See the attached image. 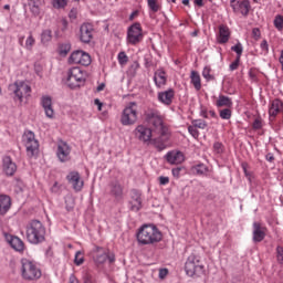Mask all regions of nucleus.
I'll return each instance as SVG.
<instances>
[{
    "mask_svg": "<svg viewBox=\"0 0 283 283\" xmlns=\"http://www.w3.org/2000/svg\"><path fill=\"white\" fill-rule=\"evenodd\" d=\"M163 241V232L155 224H144L137 232L138 244H158Z\"/></svg>",
    "mask_w": 283,
    "mask_h": 283,
    "instance_id": "nucleus-1",
    "label": "nucleus"
},
{
    "mask_svg": "<svg viewBox=\"0 0 283 283\" xmlns=\"http://www.w3.org/2000/svg\"><path fill=\"white\" fill-rule=\"evenodd\" d=\"M185 272L188 277H201V275H205V264L200 261V256L190 254L185 264Z\"/></svg>",
    "mask_w": 283,
    "mask_h": 283,
    "instance_id": "nucleus-2",
    "label": "nucleus"
},
{
    "mask_svg": "<svg viewBox=\"0 0 283 283\" xmlns=\"http://www.w3.org/2000/svg\"><path fill=\"white\" fill-rule=\"evenodd\" d=\"M27 239L31 244H39L45 240V228L40 221H32L27 227Z\"/></svg>",
    "mask_w": 283,
    "mask_h": 283,
    "instance_id": "nucleus-3",
    "label": "nucleus"
},
{
    "mask_svg": "<svg viewBox=\"0 0 283 283\" xmlns=\"http://www.w3.org/2000/svg\"><path fill=\"white\" fill-rule=\"evenodd\" d=\"M138 120V104L136 102L128 103L122 112L120 124L125 127L136 125Z\"/></svg>",
    "mask_w": 283,
    "mask_h": 283,
    "instance_id": "nucleus-4",
    "label": "nucleus"
},
{
    "mask_svg": "<svg viewBox=\"0 0 283 283\" xmlns=\"http://www.w3.org/2000/svg\"><path fill=\"white\" fill-rule=\"evenodd\" d=\"M82 83H85V71L78 66L71 67L66 73L65 85L71 90H76Z\"/></svg>",
    "mask_w": 283,
    "mask_h": 283,
    "instance_id": "nucleus-5",
    "label": "nucleus"
},
{
    "mask_svg": "<svg viewBox=\"0 0 283 283\" xmlns=\"http://www.w3.org/2000/svg\"><path fill=\"white\" fill-rule=\"evenodd\" d=\"M146 118L150 125L155 127V132H157V134L166 136V138L169 136V128H167L165 122H163V116H160L158 111H148Z\"/></svg>",
    "mask_w": 283,
    "mask_h": 283,
    "instance_id": "nucleus-6",
    "label": "nucleus"
},
{
    "mask_svg": "<svg viewBox=\"0 0 283 283\" xmlns=\"http://www.w3.org/2000/svg\"><path fill=\"white\" fill-rule=\"evenodd\" d=\"M21 275L23 280H39L41 277V270L31 260L22 259Z\"/></svg>",
    "mask_w": 283,
    "mask_h": 283,
    "instance_id": "nucleus-7",
    "label": "nucleus"
},
{
    "mask_svg": "<svg viewBox=\"0 0 283 283\" xmlns=\"http://www.w3.org/2000/svg\"><path fill=\"white\" fill-rule=\"evenodd\" d=\"M29 158H36L39 156V140L32 130H27L22 137Z\"/></svg>",
    "mask_w": 283,
    "mask_h": 283,
    "instance_id": "nucleus-8",
    "label": "nucleus"
},
{
    "mask_svg": "<svg viewBox=\"0 0 283 283\" xmlns=\"http://www.w3.org/2000/svg\"><path fill=\"white\" fill-rule=\"evenodd\" d=\"M143 39V27H140V23L132 24L127 30L126 43L128 45H138Z\"/></svg>",
    "mask_w": 283,
    "mask_h": 283,
    "instance_id": "nucleus-9",
    "label": "nucleus"
},
{
    "mask_svg": "<svg viewBox=\"0 0 283 283\" xmlns=\"http://www.w3.org/2000/svg\"><path fill=\"white\" fill-rule=\"evenodd\" d=\"M69 63L71 65H91L92 63V56L90 55V53L82 51V50H77L71 53L70 57H69Z\"/></svg>",
    "mask_w": 283,
    "mask_h": 283,
    "instance_id": "nucleus-10",
    "label": "nucleus"
},
{
    "mask_svg": "<svg viewBox=\"0 0 283 283\" xmlns=\"http://www.w3.org/2000/svg\"><path fill=\"white\" fill-rule=\"evenodd\" d=\"M10 90L20 103H23V97L30 96V92H32V88L25 82H15L10 85Z\"/></svg>",
    "mask_w": 283,
    "mask_h": 283,
    "instance_id": "nucleus-11",
    "label": "nucleus"
},
{
    "mask_svg": "<svg viewBox=\"0 0 283 283\" xmlns=\"http://www.w3.org/2000/svg\"><path fill=\"white\" fill-rule=\"evenodd\" d=\"M94 39V25L91 23H83L80 27V41L82 43H92Z\"/></svg>",
    "mask_w": 283,
    "mask_h": 283,
    "instance_id": "nucleus-12",
    "label": "nucleus"
},
{
    "mask_svg": "<svg viewBox=\"0 0 283 283\" xmlns=\"http://www.w3.org/2000/svg\"><path fill=\"white\" fill-rule=\"evenodd\" d=\"M230 3L233 12L237 14H242L243 17L249 14V10L251 8L249 0H231Z\"/></svg>",
    "mask_w": 283,
    "mask_h": 283,
    "instance_id": "nucleus-13",
    "label": "nucleus"
},
{
    "mask_svg": "<svg viewBox=\"0 0 283 283\" xmlns=\"http://www.w3.org/2000/svg\"><path fill=\"white\" fill-rule=\"evenodd\" d=\"M70 154H72V148L65 142H59L56 156L60 163H67L70 160Z\"/></svg>",
    "mask_w": 283,
    "mask_h": 283,
    "instance_id": "nucleus-14",
    "label": "nucleus"
},
{
    "mask_svg": "<svg viewBox=\"0 0 283 283\" xmlns=\"http://www.w3.org/2000/svg\"><path fill=\"white\" fill-rule=\"evenodd\" d=\"M169 165H182L185 163V154L180 150H170L165 155Z\"/></svg>",
    "mask_w": 283,
    "mask_h": 283,
    "instance_id": "nucleus-15",
    "label": "nucleus"
},
{
    "mask_svg": "<svg viewBox=\"0 0 283 283\" xmlns=\"http://www.w3.org/2000/svg\"><path fill=\"white\" fill-rule=\"evenodd\" d=\"M41 105L44 109L46 118H54V103L52 102V97H50V95L42 96Z\"/></svg>",
    "mask_w": 283,
    "mask_h": 283,
    "instance_id": "nucleus-16",
    "label": "nucleus"
},
{
    "mask_svg": "<svg viewBox=\"0 0 283 283\" xmlns=\"http://www.w3.org/2000/svg\"><path fill=\"white\" fill-rule=\"evenodd\" d=\"M44 4L45 2L43 0H28L27 8L33 17H41Z\"/></svg>",
    "mask_w": 283,
    "mask_h": 283,
    "instance_id": "nucleus-17",
    "label": "nucleus"
},
{
    "mask_svg": "<svg viewBox=\"0 0 283 283\" xmlns=\"http://www.w3.org/2000/svg\"><path fill=\"white\" fill-rule=\"evenodd\" d=\"M115 261H116V256L113 253H109L103 249H99L95 256L96 264H105V262H109V264H112Z\"/></svg>",
    "mask_w": 283,
    "mask_h": 283,
    "instance_id": "nucleus-18",
    "label": "nucleus"
},
{
    "mask_svg": "<svg viewBox=\"0 0 283 283\" xmlns=\"http://www.w3.org/2000/svg\"><path fill=\"white\" fill-rule=\"evenodd\" d=\"M135 136L143 143H151V130L148 127L139 125L135 129Z\"/></svg>",
    "mask_w": 283,
    "mask_h": 283,
    "instance_id": "nucleus-19",
    "label": "nucleus"
},
{
    "mask_svg": "<svg viewBox=\"0 0 283 283\" xmlns=\"http://www.w3.org/2000/svg\"><path fill=\"white\" fill-rule=\"evenodd\" d=\"M66 178L75 191H81V189H83L84 182L83 179H81V175L78 172H70Z\"/></svg>",
    "mask_w": 283,
    "mask_h": 283,
    "instance_id": "nucleus-20",
    "label": "nucleus"
},
{
    "mask_svg": "<svg viewBox=\"0 0 283 283\" xmlns=\"http://www.w3.org/2000/svg\"><path fill=\"white\" fill-rule=\"evenodd\" d=\"M2 169L7 176H14V174H17V164H14V161H12V158L8 156L3 157Z\"/></svg>",
    "mask_w": 283,
    "mask_h": 283,
    "instance_id": "nucleus-21",
    "label": "nucleus"
},
{
    "mask_svg": "<svg viewBox=\"0 0 283 283\" xmlns=\"http://www.w3.org/2000/svg\"><path fill=\"white\" fill-rule=\"evenodd\" d=\"M174 90L169 88L167 91L164 92H159L158 93V101L159 103H163V105H171L172 101H174Z\"/></svg>",
    "mask_w": 283,
    "mask_h": 283,
    "instance_id": "nucleus-22",
    "label": "nucleus"
},
{
    "mask_svg": "<svg viewBox=\"0 0 283 283\" xmlns=\"http://www.w3.org/2000/svg\"><path fill=\"white\" fill-rule=\"evenodd\" d=\"M154 81H155L156 87H159V88L165 87V85H167V73L165 72V70L158 69L155 72Z\"/></svg>",
    "mask_w": 283,
    "mask_h": 283,
    "instance_id": "nucleus-23",
    "label": "nucleus"
},
{
    "mask_svg": "<svg viewBox=\"0 0 283 283\" xmlns=\"http://www.w3.org/2000/svg\"><path fill=\"white\" fill-rule=\"evenodd\" d=\"M10 207H12V199L10 196L0 195V216H6V213L10 211Z\"/></svg>",
    "mask_w": 283,
    "mask_h": 283,
    "instance_id": "nucleus-24",
    "label": "nucleus"
},
{
    "mask_svg": "<svg viewBox=\"0 0 283 283\" xmlns=\"http://www.w3.org/2000/svg\"><path fill=\"white\" fill-rule=\"evenodd\" d=\"M231 38V31L226 25L219 27V35L217 36L218 43H228Z\"/></svg>",
    "mask_w": 283,
    "mask_h": 283,
    "instance_id": "nucleus-25",
    "label": "nucleus"
},
{
    "mask_svg": "<svg viewBox=\"0 0 283 283\" xmlns=\"http://www.w3.org/2000/svg\"><path fill=\"white\" fill-rule=\"evenodd\" d=\"M265 235L266 233H264V230L260 227V223L254 222L253 223V242H262Z\"/></svg>",
    "mask_w": 283,
    "mask_h": 283,
    "instance_id": "nucleus-26",
    "label": "nucleus"
},
{
    "mask_svg": "<svg viewBox=\"0 0 283 283\" xmlns=\"http://www.w3.org/2000/svg\"><path fill=\"white\" fill-rule=\"evenodd\" d=\"M283 112V103L280 99H274L269 108L270 116H277V114Z\"/></svg>",
    "mask_w": 283,
    "mask_h": 283,
    "instance_id": "nucleus-27",
    "label": "nucleus"
},
{
    "mask_svg": "<svg viewBox=\"0 0 283 283\" xmlns=\"http://www.w3.org/2000/svg\"><path fill=\"white\" fill-rule=\"evenodd\" d=\"M132 211H140L143 207V200L140 199V193L133 192L132 200L129 202Z\"/></svg>",
    "mask_w": 283,
    "mask_h": 283,
    "instance_id": "nucleus-28",
    "label": "nucleus"
},
{
    "mask_svg": "<svg viewBox=\"0 0 283 283\" xmlns=\"http://www.w3.org/2000/svg\"><path fill=\"white\" fill-rule=\"evenodd\" d=\"M9 244L14 249V251H23L25 249V245L23 244V241L18 237H10Z\"/></svg>",
    "mask_w": 283,
    "mask_h": 283,
    "instance_id": "nucleus-29",
    "label": "nucleus"
},
{
    "mask_svg": "<svg viewBox=\"0 0 283 283\" xmlns=\"http://www.w3.org/2000/svg\"><path fill=\"white\" fill-rule=\"evenodd\" d=\"M161 138H164V139H161ZM161 138H154L150 140V145H154V147H156V149H158V151H163L164 149H167V145H165V140L169 139V135L161 136Z\"/></svg>",
    "mask_w": 283,
    "mask_h": 283,
    "instance_id": "nucleus-30",
    "label": "nucleus"
},
{
    "mask_svg": "<svg viewBox=\"0 0 283 283\" xmlns=\"http://www.w3.org/2000/svg\"><path fill=\"white\" fill-rule=\"evenodd\" d=\"M111 193L114 198H123V186L118 181L111 184Z\"/></svg>",
    "mask_w": 283,
    "mask_h": 283,
    "instance_id": "nucleus-31",
    "label": "nucleus"
},
{
    "mask_svg": "<svg viewBox=\"0 0 283 283\" xmlns=\"http://www.w3.org/2000/svg\"><path fill=\"white\" fill-rule=\"evenodd\" d=\"M190 78H191V84L193 85L195 90H197V92H200V90L202 88L200 74L196 71H192Z\"/></svg>",
    "mask_w": 283,
    "mask_h": 283,
    "instance_id": "nucleus-32",
    "label": "nucleus"
},
{
    "mask_svg": "<svg viewBox=\"0 0 283 283\" xmlns=\"http://www.w3.org/2000/svg\"><path fill=\"white\" fill-rule=\"evenodd\" d=\"M50 41H52V30L44 29L41 33V43L42 45H49Z\"/></svg>",
    "mask_w": 283,
    "mask_h": 283,
    "instance_id": "nucleus-33",
    "label": "nucleus"
},
{
    "mask_svg": "<svg viewBox=\"0 0 283 283\" xmlns=\"http://www.w3.org/2000/svg\"><path fill=\"white\" fill-rule=\"evenodd\" d=\"M231 105H233V102H231V98L224 95L219 96L217 101V107H231Z\"/></svg>",
    "mask_w": 283,
    "mask_h": 283,
    "instance_id": "nucleus-34",
    "label": "nucleus"
},
{
    "mask_svg": "<svg viewBox=\"0 0 283 283\" xmlns=\"http://www.w3.org/2000/svg\"><path fill=\"white\" fill-rule=\"evenodd\" d=\"M148 8L151 12H158L160 10V6L158 4V0H147Z\"/></svg>",
    "mask_w": 283,
    "mask_h": 283,
    "instance_id": "nucleus-35",
    "label": "nucleus"
},
{
    "mask_svg": "<svg viewBox=\"0 0 283 283\" xmlns=\"http://www.w3.org/2000/svg\"><path fill=\"white\" fill-rule=\"evenodd\" d=\"M74 262H75L76 266H81V264H83V262H85V256H83L82 251H77L75 253Z\"/></svg>",
    "mask_w": 283,
    "mask_h": 283,
    "instance_id": "nucleus-36",
    "label": "nucleus"
},
{
    "mask_svg": "<svg viewBox=\"0 0 283 283\" xmlns=\"http://www.w3.org/2000/svg\"><path fill=\"white\" fill-rule=\"evenodd\" d=\"M119 65H127V61H129V57L125 52H119L117 55Z\"/></svg>",
    "mask_w": 283,
    "mask_h": 283,
    "instance_id": "nucleus-37",
    "label": "nucleus"
},
{
    "mask_svg": "<svg viewBox=\"0 0 283 283\" xmlns=\"http://www.w3.org/2000/svg\"><path fill=\"white\" fill-rule=\"evenodd\" d=\"M65 205L67 211H71V209H74V197L72 195H69L65 197Z\"/></svg>",
    "mask_w": 283,
    "mask_h": 283,
    "instance_id": "nucleus-38",
    "label": "nucleus"
},
{
    "mask_svg": "<svg viewBox=\"0 0 283 283\" xmlns=\"http://www.w3.org/2000/svg\"><path fill=\"white\" fill-rule=\"evenodd\" d=\"M276 261L280 264H283V248H282V245L276 247Z\"/></svg>",
    "mask_w": 283,
    "mask_h": 283,
    "instance_id": "nucleus-39",
    "label": "nucleus"
},
{
    "mask_svg": "<svg viewBox=\"0 0 283 283\" xmlns=\"http://www.w3.org/2000/svg\"><path fill=\"white\" fill-rule=\"evenodd\" d=\"M220 118H222L223 120H229V118H231V109L224 108L220 111Z\"/></svg>",
    "mask_w": 283,
    "mask_h": 283,
    "instance_id": "nucleus-40",
    "label": "nucleus"
},
{
    "mask_svg": "<svg viewBox=\"0 0 283 283\" xmlns=\"http://www.w3.org/2000/svg\"><path fill=\"white\" fill-rule=\"evenodd\" d=\"M231 50L232 52H235V54H238V59L242 56V52H243L242 43H237L234 46L231 48Z\"/></svg>",
    "mask_w": 283,
    "mask_h": 283,
    "instance_id": "nucleus-41",
    "label": "nucleus"
},
{
    "mask_svg": "<svg viewBox=\"0 0 283 283\" xmlns=\"http://www.w3.org/2000/svg\"><path fill=\"white\" fill-rule=\"evenodd\" d=\"M202 76L206 78V81H211L213 76L211 75V67L206 66L202 71Z\"/></svg>",
    "mask_w": 283,
    "mask_h": 283,
    "instance_id": "nucleus-42",
    "label": "nucleus"
},
{
    "mask_svg": "<svg viewBox=\"0 0 283 283\" xmlns=\"http://www.w3.org/2000/svg\"><path fill=\"white\" fill-rule=\"evenodd\" d=\"M192 126L195 128H199V129H205V127H207V123L205 120H201V119H196L192 122Z\"/></svg>",
    "mask_w": 283,
    "mask_h": 283,
    "instance_id": "nucleus-43",
    "label": "nucleus"
},
{
    "mask_svg": "<svg viewBox=\"0 0 283 283\" xmlns=\"http://www.w3.org/2000/svg\"><path fill=\"white\" fill-rule=\"evenodd\" d=\"M34 43H35L34 38L32 35H29L25 40V49L31 50L32 48H34Z\"/></svg>",
    "mask_w": 283,
    "mask_h": 283,
    "instance_id": "nucleus-44",
    "label": "nucleus"
},
{
    "mask_svg": "<svg viewBox=\"0 0 283 283\" xmlns=\"http://www.w3.org/2000/svg\"><path fill=\"white\" fill-rule=\"evenodd\" d=\"M274 25L277 30H283V17L282 15H277L274 19Z\"/></svg>",
    "mask_w": 283,
    "mask_h": 283,
    "instance_id": "nucleus-45",
    "label": "nucleus"
},
{
    "mask_svg": "<svg viewBox=\"0 0 283 283\" xmlns=\"http://www.w3.org/2000/svg\"><path fill=\"white\" fill-rule=\"evenodd\" d=\"M53 6L57 9L65 8L67 0H53Z\"/></svg>",
    "mask_w": 283,
    "mask_h": 283,
    "instance_id": "nucleus-46",
    "label": "nucleus"
},
{
    "mask_svg": "<svg viewBox=\"0 0 283 283\" xmlns=\"http://www.w3.org/2000/svg\"><path fill=\"white\" fill-rule=\"evenodd\" d=\"M262 54H269V42L266 40H263L260 44Z\"/></svg>",
    "mask_w": 283,
    "mask_h": 283,
    "instance_id": "nucleus-47",
    "label": "nucleus"
},
{
    "mask_svg": "<svg viewBox=\"0 0 283 283\" xmlns=\"http://www.w3.org/2000/svg\"><path fill=\"white\" fill-rule=\"evenodd\" d=\"M188 132L190 135H192V138H198L200 136L198 128H195L193 126H189Z\"/></svg>",
    "mask_w": 283,
    "mask_h": 283,
    "instance_id": "nucleus-48",
    "label": "nucleus"
},
{
    "mask_svg": "<svg viewBox=\"0 0 283 283\" xmlns=\"http://www.w3.org/2000/svg\"><path fill=\"white\" fill-rule=\"evenodd\" d=\"M196 171L199 176H202V174H207V166L200 164L196 167Z\"/></svg>",
    "mask_w": 283,
    "mask_h": 283,
    "instance_id": "nucleus-49",
    "label": "nucleus"
},
{
    "mask_svg": "<svg viewBox=\"0 0 283 283\" xmlns=\"http://www.w3.org/2000/svg\"><path fill=\"white\" fill-rule=\"evenodd\" d=\"M252 36H253V39H255V41H258L260 39V36H262V33L260 32V29L254 28L252 30Z\"/></svg>",
    "mask_w": 283,
    "mask_h": 283,
    "instance_id": "nucleus-50",
    "label": "nucleus"
},
{
    "mask_svg": "<svg viewBox=\"0 0 283 283\" xmlns=\"http://www.w3.org/2000/svg\"><path fill=\"white\" fill-rule=\"evenodd\" d=\"M168 274H169V270L167 269L159 270V280H165V277H167Z\"/></svg>",
    "mask_w": 283,
    "mask_h": 283,
    "instance_id": "nucleus-51",
    "label": "nucleus"
},
{
    "mask_svg": "<svg viewBox=\"0 0 283 283\" xmlns=\"http://www.w3.org/2000/svg\"><path fill=\"white\" fill-rule=\"evenodd\" d=\"M239 65H240V57H237V60L230 64L231 72L235 71V69L239 67Z\"/></svg>",
    "mask_w": 283,
    "mask_h": 283,
    "instance_id": "nucleus-52",
    "label": "nucleus"
},
{
    "mask_svg": "<svg viewBox=\"0 0 283 283\" xmlns=\"http://www.w3.org/2000/svg\"><path fill=\"white\" fill-rule=\"evenodd\" d=\"M159 185H161V186L169 185V177L160 176Z\"/></svg>",
    "mask_w": 283,
    "mask_h": 283,
    "instance_id": "nucleus-53",
    "label": "nucleus"
},
{
    "mask_svg": "<svg viewBox=\"0 0 283 283\" xmlns=\"http://www.w3.org/2000/svg\"><path fill=\"white\" fill-rule=\"evenodd\" d=\"M182 168H174L172 171V176L174 178H180V171Z\"/></svg>",
    "mask_w": 283,
    "mask_h": 283,
    "instance_id": "nucleus-54",
    "label": "nucleus"
},
{
    "mask_svg": "<svg viewBox=\"0 0 283 283\" xmlns=\"http://www.w3.org/2000/svg\"><path fill=\"white\" fill-rule=\"evenodd\" d=\"M94 105H96L98 112L103 111V104L101 103V99L98 98L94 99Z\"/></svg>",
    "mask_w": 283,
    "mask_h": 283,
    "instance_id": "nucleus-55",
    "label": "nucleus"
},
{
    "mask_svg": "<svg viewBox=\"0 0 283 283\" xmlns=\"http://www.w3.org/2000/svg\"><path fill=\"white\" fill-rule=\"evenodd\" d=\"M254 129H260L262 127V122L260 119H255L253 123Z\"/></svg>",
    "mask_w": 283,
    "mask_h": 283,
    "instance_id": "nucleus-56",
    "label": "nucleus"
},
{
    "mask_svg": "<svg viewBox=\"0 0 283 283\" xmlns=\"http://www.w3.org/2000/svg\"><path fill=\"white\" fill-rule=\"evenodd\" d=\"M83 280H84V283H94V282L92 281V276H91L90 274H85L84 277H83Z\"/></svg>",
    "mask_w": 283,
    "mask_h": 283,
    "instance_id": "nucleus-57",
    "label": "nucleus"
},
{
    "mask_svg": "<svg viewBox=\"0 0 283 283\" xmlns=\"http://www.w3.org/2000/svg\"><path fill=\"white\" fill-rule=\"evenodd\" d=\"M69 283H78V279L74 274L70 275Z\"/></svg>",
    "mask_w": 283,
    "mask_h": 283,
    "instance_id": "nucleus-58",
    "label": "nucleus"
},
{
    "mask_svg": "<svg viewBox=\"0 0 283 283\" xmlns=\"http://www.w3.org/2000/svg\"><path fill=\"white\" fill-rule=\"evenodd\" d=\"M265 158H266V160H268L269 163H273V160H275V157L273 156V154H268V155L265 156Z\"/></svg>",
    "mask_w": 283,
    "mask_h": 283,
    "instance_id": "nucleus-59",
    "label": "nucleus"
},
{
    "mask_svg": "<svg viewBox=\"0 0 283 283\" xmlns=\"http://www.w3.org/2000/svg\"><path fill=\"white\" fill-rule=\"evenodd\" d=\"M221 148H222V144H220V143L214 144V149H217L218 154H220V151H222Z\"/></svg>",
    "mask_w": 283,
    "mask_h": 283,
    "instance_id": "nucleus-60",
    "label": "nucleus"
},
{
    "mask_svg": "<svg viewBox=\"0 0 283 283\" xmlns=\"http://www.w3.org/2000/svg\"><path fill=\"white\" fill-rule=\"evenodd\" d=\"M103 90H105V84L102 83L97 86V92H103Z\"/></svg>",
    "mask_w": 283,
    "mask_h": 283,
    "instance_id": "nucleus-61",
    "label": "nucleus"
},
{
    "mask_svg": "<svg viewBox=\"0 0 283 283\" xmlns=\"http://www.w3.org/2000/svg\"><path fill=\"white\" fill-rule=\"evenodd\" d=\"M195 3H196V6H199V7L201 8V6H202V0H195Z\"/></svg>",
    "mask_w": 283,
    "mask_h": 283,
    "instance_id": "nucleus-62",
    "label": "nucleus"
},
{
    "mask_svg": "<svg viewBox=\"0 0 283 283\" xmlns=\"http://www.w3.org/2000/svg\"><path fill=\"white\" fill-rule=\"evenodd\" d=\"M62 25L64 27V30H66L67 29V20H63Z\"/></svg>",
    "mask_w": 283,
    "mask_h": 283,
    "instance_id": "nucleus-63",
    "label": "nucleus"
},
{
    "mask_svg": "<svg viewBox=\"0 0 283 283\" xmlns=\"http://www.w3.org/2000/svg\"><path fill=\"white\" fill-rule=\"evenodd\" d=\"M280 63H281V65H282V70H283V51L281 52Z\"/></svg>",
    "mask_w": 283,
    "mask_h": 283,
    "instance_id": "nucleus-64",
    "label": "nucleus"
}]
</instances>
